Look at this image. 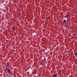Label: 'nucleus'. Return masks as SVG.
<instances>
[{"mask_svg":"<svg viewBox=\"0 0 77 77\" xmlns=\"http://www.w3.org/2000/svg\"><path fill=\"white\" fill-rule=\"evenodd\" d=\"M53 77H57V76L55 74H54L53 75Z\"/></svg>","mask_w":77,"mask_h":77,"instance_id":"7ed1b4c3","label":"nucleus"},{"mask_svg":"<svg viewBox=\"0 0 77 77\" xmlns=\"http://www.w3.org/2000/svg\"><path fill=\"white\" fill-rule=\"evenodd\" d=\"M9 77H12L11 76H9Z\"/></svg>","mask_w":77,"mask_h":77,"instance_id":"1a4fd4ad","label":"nucleus"},{"mask_svg":"<svg viewBox=\"0 0 77 77\" xmlns=\"http://www.w3.org/2000/svg\"><path fill=\"white\" fill-rule=\"evenodd\" d=\"M7 64H8V66H9V63H7Z\"/></svg>","mask_w":77,"mask_h":77,"instance_id":"423d86ee","label":"nucleus"},{"mask_svg":"<svg viewBox=\"0 0 77 77\" xmlns=\"http://www.w3.org/2000/svg\"><path fill=\"white\" fill-rule=\"evenodd\" d=\"M1 17V16H0V17Z\"/></svg>","mask_w":77,"mask_h":77,"instance_id":"9b49d317","label":"nucleus"},{"mask_svg":"<svg viewBox=\"0 0 77 77\" xmlns=\"http://www.w3.org/2000/svg\"><path fill=\"white\" fill-rule=\"evenodd\" d=\"M20 15H21V14H19V16H20Z\"/></svg>","mask_w":77,"mask_h":77,"instance_id":"9d476101","label":"nucleus"},{"mask_svg":"<svg viewBox=\"0 0 77 77\" xmlns=\"http://www.w3.org/2000/svg\"><path fill=\"white\" fill-rule=\"evenodd\" d=\"M6 69L7 71L10 73L11 74V71L10 70V69H8L7 67L6 68Z\"/></svg>","mask_w":77,"mask_h":77,"instance_id":"f257e3e1","label":"nucleus"},{"mask_svg":"<svg viewBox=\"0 0 77 77\" xmlns=\"http://www.w3.org/2000/svg\"><path fill=\"white\" fill-rule=\"evenodd\" d=\"M75 56H77V53H75Z\"/></svg>","mask_w":77,"mask_h":77,"instance_id":"39448f33","label":"nucleus"},{"mask_svg":"<svg viewBox=\"0 0 77 77\" xmlns=\"http://www.w3.org/2000/svg\"><path fill=\"white\" fill-rule=\"evenodd\" d=\"M63 22L64 23H66V20H65V19H64L63 20Z\"/></svg>","mask_w":77,"mask_h":77,"instance_id":"20e7f679","label":"nucleus"},{"mask_svg":"<svg viewBox=\"0 0 77 77\" xmlns=\"http://www.w3.org/2000/svg\"><path fill=\"white\" fill-rule=\"evenodd\" d=\"M14 29L15 30H16V28H15V27H14Z\"/></svg>","mask_w":77,"mask_h":77,"instance_id":"0eeeda50","label":"nucleus"},{"mask_svg":"<svg viewBox=\"0 0 77 77\" xmlns=\"http://www.w3.org/2000/svg\"><path fill=\"white\" fill-rule=\"evenodd\" d=\"M47 19H49V17H48L47 18Z\"/></svg>","mask_w":77,"mask_h":77,"instance_id":"6e6552de","label":"nucleus"},{"mask_svg":"<svg viewBox=\"0 0 77 77\" xmlns=\"http://www.w3.org/2000/svg\"><path fill=\"white\" fill-rule=\"evenodd\" d=\"M68 16H69V14H68V15H66L64 17L65 18H66Z\"/></svg>","mask_w":77,"mask_h":77,"instance_id":"f03ea898","label":"nucleus"}]
</instances>
